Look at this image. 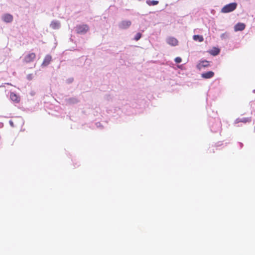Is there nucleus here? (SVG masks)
Listing matches in <instances>:
<instances>
[{
  "label": "nucleus",
  "instance_id": "f257e3e1",
  "mask_svg": "<svg viewBox=\"0 0 255 255\" xmlns=\"http://www.w3.org/2000/svg\"><path fill=\"white\" fill-rule=\"evenodd\" d=\"M237 7V3L236 2H232L225 5L222 9L221 12L228 13L234 11Z\"/></svg>",
  "mask_w": 255,
  "mask_h": 255
},
{
  "label": "nucleus",
  "instance_id": "f03ea898",
  "mask_svg": "<svg viewBox=\"0 0 255 255\" xmlns=\"http://www.w3.org/2000/svg\"><path fill=\"white\" fill-rule=\"evenodd\" d=\"M36 58V55L34 53H28L24 55L23 58V62L26 63L32 62Z\"/></svg>",
  "mask_w": 255,
  "mask_h": 255
},
{
  "label": "nucleus",
  "instance_id": "7ed1b4c3",
  "mask_svg": "<svg viewBox=\"0 0 255 255\" xmlns=\"http://www.w3.org/2000/svg\"><path fill=\"white\" fill-rule=\"evenodd\" d=\"M89 26L87 24L78 25L75 27V30L78 33L85 34L89 30Z\"/></svg>",
  "mask_w": 255,
  "mask_h": 255
},
{
  "label": "nucleus",
  "instance_id": "20e7f679",
  "mask_svg": "<svg viewBox=\"0 0 255 255\" xmlns=\"http://www.w3.org/2000/svg\"><path fill=\"white\" fill-rule=\"evenodd\" d=\"M131 25V22L129 20H124L120 22L118 27L120 29L125 30L128 29Z\"/></svg>",
  "mask_w": 255,
  "mask_h": 255
},
{
  "label": "nucleus",
  "instance_id": "39448f33",
  "mask_svg": "<svg viewBox=\"0 0 255 255\" xmlns=\"http://www.w3.org/2000/svg\"><path fill=\"white\" fill-rule=\"evenodd\" d=\"M2 20L5 23H10L13 21V16L9 13H4L1 16Z\"/></svg>",
  "mask_w": 255,
  "mask_h": 255
},
{
  "label": "nucleus",
  "instance_id": "423d86ee",
  "mask_svg": "<svg viewBox=\"0 0 255 255\" xmlns=\"http://www.w3.org/2000/svg\"><path fill=\"white\" fill-rule=\"evenodd\" d=\"M167 43L172 46H175L178 44V40L173 37H168L166 39Z\"/></svg>",
  "mask_w": 255,
  "mask_h": 255
},
{
  "label": "nucleus",
  "instance_id": "0eeeda50",
  "mask_svg": "<svg viewBox=\"0 0 255 255\" xmlns=\"http://www.w3.org/2000/svg\"><path fill=\"white\" fill-rule=\"evenodd\" d=\"M209 65V61L207 60H203L200 61V62L197 65V68L200 70L207 67Z\"/></svg>",
  "mask_w": 255,
  "mask_h": 255
},
{
  "label": "nucleus",
  "instance_id": "6e6552de",
  "mask_svg": "<svg viewBox=\"0 0 255 255\" xmlns=\"http://www.w3.org/2000/svg\"><path fill=\"white\" fill-rule=\"evenodd\" d=\"M50 27L53 29H58L61 27L60 22L57 20H53L51 22Z\"/></svg>",
  "mask_w": 255,
  "mask_h": 255
},
{
  "label": "nucleus",
  "instance_id": "1a4fd4ad",
  "mask_svg": "<svg viewBox=\"0 0 255 255\" xmlns=\"http://www.w3.org/2000/svg\"><path fill=\"white\" fill-rule=\"evenodd\" d=\"M214 75V73L213 71H208L207 72L203 73L201 74V77L204 79H210Z\"/></svg>",
  "mask_w": 255,
  "mask_h": 255
},
{
  "label": "nucleus",
  "instance_id": "9d476101",
  "mask_svg": "<svg viewBox=\"0 0 255 255\" xmlns=\"http://www.w3.org/2000/svg\"><path fill=\"white\" fill-rule=\"evenodd\" d=\"M246 25L243 23H238L234 26L235 31H242L245 28Z\"/></svg>",
  "mask_w": 255,
  "mask_h": 255
},
{
  "label": "nucleus",
  "instance_id": "9b49d317",
  "mask_svg": "<svg viewBox=\"0 0 255 255\" xmlns=\"http://www.w3.org/2000/svg\"><path fill=\"white\" fill-rule=\"evenodd\" d=\"M51 56L50 55H47L44 60H43V61L42 63V65L41 66H47L50 62V61H51Z\"/></svg>",
  "mask_w": 255,
  "mask_h": 255
},
{
  "label": "nucleus",
  "instance_id": "f8f14e48",
  "mask_svg": "<svg viewBox=\"0 0 255 255\" xmlns=\"http://www.w3.org/2000/svg\"><path fill=\"white\" fill-rule=\"evenodd\" d=\"M10 98L11 101L18 103L20 101V97L17 96L16 94L11 92L10 94Z\"/></svg>",
  "mask_w": 255,
  "mask_h": 255
},
{
  "label": "nucleus",
  "instance_id": "ddd939ff",
  "mask_svg": "<svg viewBox=\"0 0 255 255\" xmlns=\"http://www.w3.org/2000/svg\"><path fill=\"white\" fill-rule=\"evenodd\" d=\"M195 41H198L199 42H202L204 40L203 37L199 35H195L193 37Z\"/></svg>",
  "mask_w": 255,
  "mask_h": 255
},
{
  "label": "nucleus",
  "instance_id": "4468645a",
  "mask_svg": "<svg viewBox=\"0 0 255 255\" xmlns=\"http://www.w3.org/2000/svg\"><path fill=\"white\" fill-rule=\"evenodd\" d=\"M158 1L157 0H146V3L149 5H155L158 3Z\"/></svg>",
  "mask_w": 255,
  "mask_h": 255
},
{
  "label": "nucleus",
  "instance_id": "2eb2a0df",
  "mask_svg": "<svg viewBox=\"0 0 255 255\" xmlns=\"http://www.w3.org/2000/svg\"><path fill=\"white\" fill-rule=\"evenodd\" d=\"M250 121H251V119L250 118H243L241 119H237L236 122L237 123H239V122L247 123Z\"/></svg>",
  "mask_w": 255,
  "mask_h": 255
},
{
  "label": "nucleus",
  "instance_id": "dca6fc26",
  "mask_svg": "<svg viewBox=\"0 0 255 255\" xmlns=\"http://www.w3.org/2000/svg\"><path fill=\"white\" fill-rule=\"evenodd\" d=\"M69 102L71 104H75L78 103V100L75 98H72L69 99Z\"/></svg>",
  "mask_w": 255,
  "mask_h": 255
},
{
  "label": "nucleus",
  "instance_id": "f3484780",
  "mask_svg": "<svg viewBox=\"0 0 255 255\" xmlns=\"http://www.w3.org/2000/svg\"><path fill=\"white\" fill-rule=\"evenodd\" d=\"M229 36V34L227 32H225L221 34V38L222 39H227Z\"/></svg>",
  "mask_w": 255,
  "mask_h": 255
},
{
  "label": "nucleus",
  "instance_id": "a211bd4d",
  "mask_svg": "<svg viewBox=\"0 0 255 255\" xmlns=\"http://www.w3.org/2000/svg\"><path fill=\"white\" fill-rule=\"evenodd\" d=\"M141 37V34L140 33H137L134 36V40L136 41L138 40Z\"/></svg>",
  "mask_w": 255,
  "mask_h": 255
},
{
  "label": "nucleus",
  "instance_id": "6ab92c4d",
  "mask_svg": "<svg viewBox=\"0 0 255 255\" xmlns=\"http://www.w3.org/2000/svg\"><path fill=\"white\" fill-rule=\"evenodd\" d=\"M219 53V50L217 48H216L213 52H212L211 53L213 55H217Z\"/></svg>",
  "mask_w": 255,
  "mask_h": 255
},
{
  "label": "nucleus",
  "instance_id": "aec40b11",
  "mask_svg": "<svg viewBox=\"0 0 255 255\" xmlns=\"http://www.w3.org/2000/svg\"><path fill=\"white\" fill-rule=\"evenodd\" d=\"M182 59L180 57H177L175 59V62L177 63H179L181 62Z\"/></svg>",
  "mask_w": 255,
  "mask_h": 255
},
{
  "label": "nucleus",
  "instance_id": "412c9836",
  "mask_svg": "<svg viewBox=\"0 0 255 255\" xmlns=\"http://www.w3.org/2000/svg\"><path fill=\"white\" fill-rule=\"evenodd\" d=\"M33 78V75L32 74H29L27 76V78L28 79V80H31Z\"/></svg>",
  "mask_w": 255,
  "mask_h": 255
},
{
  "label": "nucleus",
  "instance_id": "4be33fe9",
  "mask_svg": "<svg viewBox=\"0 0 255 255\" xmlns=\"http://www.w3.org/2000/svg\"><path fill=\"white\" fill-rule=\"evenodd\" d=\"M9 124L11 127H13V123L12 121H9Z\"/></svg>",
  "mask_w": 255,
  "mask_h": 255
},
{
  "label": "nucleus",
  "instance_id": "5701e85b",
  "mask_svg": "<svg viewBox=\"0 0 255 255\" xmlns=\"http://www.w3.org/2000/svg\"><path fill=\"white\" fill-rule=\"evenodd\" d=\"M96 126L97 127H100L101 126V124L100 123H98L96 124Z\"/></svg>",
  "mask_w": 255,
  "mask_h": 255
}]
</instances>
